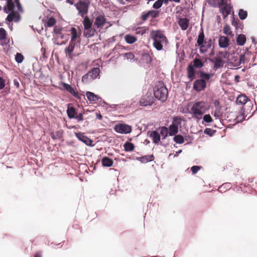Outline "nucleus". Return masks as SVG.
<instances>
[{"label":"nucleus","mask_w":257,"mask_h":257,"mask_svg":"<svg viewBox=\"0 0 257 257\" xmlns=\"http://www.w3.org/2000/svg\"><path fill=\"white\" fill-rule=\"evenodd\" d=\"M10 17L7 16L5 19L6 23L8 25V26L10 30L11 31H13V24L12 22L11 19L10 18Z\"/></svg>","instance_id":"nucleus-51"},{"label":"nucleus","mask_w":257,"mask_h":257,"mask_svg":"<svg viewBox=\"0 0 257 257\" xmlns=\"http://www.w3.org/2000/svg\"><path fill=\"white\" fill-rule=\"evenodd\" d=\"M113 164L112 159L107 156H104L101 159V165L103 167H110L113 166Z\"/></svg>","instance_id":"nucleus-28"},{"label":"nucleus","mask_w":257,"mask_h":257,"mask_svg":"<svg viewBox=\"0 0 257 257\" xmlns=\"http://www.w3.org/2000/svg\"><path fill=\"white\" fill-rule=\"evenodd\" d=\"M230 31H231L230 26L228 24H226L223 27V33L226 35H228Z\"/></svg>","instance_id":"nucleus-55"},{"label":"nucleus","mask_w":257,"mask_h":257,"mask_svg":"<svg viewBox=\"0 0 257 257\" xmlns=\"http://www.w3.org/2000/svg\"><path fill=\"white\" fill-rule=\"evenodd\" d=\"M1 42V45L2 46H7L8 45H9V43L10 42V39L8 38V36L6 38V39L4 40L0 41Z\"/></svg>","instance_id":"nucleus-62"},{"label":"nucleus","mask_w":257,"mask_h":257,"mask_svg":"<svg viewBox=\"0 0 257 257\" xmlns=\"http://www.w3.org/2000/svg\"><path fill=\"white\" fill-rule=\"evenodd\" d=\"M231 188V184L230 183H225L222 185L220 186L218 188V191L220 193L226 192Z\"/></svg>","instance_id":"nucleus-36"},{"label":"nucleus","mask_w":257,"mask_h":257,"mask_svg":"<svg viewBox=\"0 0 257 257\" xmlns=\"http://www.w3.org/2000/svg\"><path fill=\"white\" fill-rule=\"evenodd\" d=\"M15 59L18 64H21L24 60V56L22 53H17L15 55Z\"/></svg>","instance_id":"nucleus-46"},{"label":"nucleus","mask_w":257,"mask_h":257,"mask_svg":"<svg viewBox=\"0 0 257 257\" xmlns=\"http://www.w3.org/2000/svg\"><path fill=\"white\" fill-rule=\"evenodd\" d=\"M85 93L86 97L90 103L94 101H98L99 99H101V97L99 95L96 94L91 91H87Z\"/></svg>","instance_id":"nucleus-23"},{"label":"nucleus","mask_w":257,"mask_h":257,"mask_svg":"<svg viewBox=\"0 0 257 257\" xmlns=\"http://www.w3.org/2000/svg\"><path fill=\"white\" fill-rule=\"evenodd\" d=\"M152 55H153V53L151 51H150L149 52L142 53L141 54V61H140L139 62L142 61L143 63L145 64L146 65L151 64L153 60V58L152 57Z\"/></svg>","instance_id":"nucleus-17"},{"label":"nucleus","mask_w":257,"mask_h":257,"mask_svg":"<svg viewBox=\"0 0 257 257\" xmlns=\"http://www.w3.org/2000/svg\"><path fill=\"white\" fill-rule=\"evenodd\" d=\"M182 119L180 116H173L172 118V121L171 124H173L174 126H177L179 129L180 128V131L181 132V128L182 127L181 123Z\"/></svg>","instance_id":"nucleus-30"},{"label":"nucleus","mask_w":257,"mask_h":257,"mask_svg":"<svg viewBox=\"0 0 257 257\" xmlns=\"http://www.w3.org/2000/svg\"><path fill=\"white\" fill-rule=\"evenodd\" d=\"M231 25L235 27V29L237 30L239 29L242 30L243 28V26L241 22H240L239 21L238 22L236 21L235 18L234 17V14H233L232 18L231 20Z\"/></svg>","instance_id":"nucleus-37"},{"label":"nucleus","mask_w":257,"mask_h":257,"mask_svg":"<svg viewBox=\"0 0 257 257\" xmlns=\"http://www.w3.org/2000/svg\"><path fill=\"white\" fill-rule=\"evenodd\" d=\"M149 13V17L153 19H156L160 16V11L156 10H150L147 11Z\"/></svg>","instance_id":"nucleus-40"},{"label":"nucleus","mask_w":257,"mask_h":257,"mask_svg":"<svg viewBox=\"0 0 257 257\" xmlns=\"http://www.w3.org/2000/svg\"><path fill=\"white\" fill-rule=\"evenodd\" d=\"M216 133V130H213L211 128L206 127L204 130V134L211 137Z\"/></svg>","instance_id":"nucleus-47"},{"label":"nucleus","mask_w":257,"mask_h":257,"mask_svg":"<svg viewBox=\"0 0 257 257\" xmlns=\"http://www.w3.org/2000/svg\"><path fill=\"white\" fill-rule=\"evenodd\" d=\"M63 30V28L62 27H58L57 26H55L53 29L54 33L57 36H59L61 33L62 31Z\"/></svg>","instance_id":"nucleus-58"},{"label":"nucleus","mask_w":257,"mask_h":257,"mask_svg":"<svg viewBox=\"0 0 257 257\" xmlns=\"http://www.w3.org/2000/svg\"><path fill=\"white\" fill-rule=\"evenodd\" d=\"M236 41L238 46H243L246 41V37L243 34H236Z\"/></svg>","instance_id":"nucleus-26"},{"label":"nucleus","mask_w":257,"mask_h":257,"mask_svg":"<svg viewBox=\"0 0 257 257\" xmlns=\"http://www.w3.org/2000/svg\"><path fill=\"white\" fill-rule=\"evenodd\" d=\"M177 20V23L183 31L186 30L189 27L190 20L187 18H180L178 16H176Z\"/></svg>","instance_id":"nucleus-18"},{"label":"nucleus","mask_w":257,"mask_h":257,"mask_svg":"<svg viewBox=\"0 0 257 257\" xmlns=\"http://www.w3.org/2000/svg\"><path fill=\"white\" fill-rule=\"evenodd\" d=\"M90 4V1L86 2L78 1V2L74 4V6L78 11V15L81 17H84L85 15H87L89 12Z\"/></svg>","instance_id":"nucleus-8"},{"label":"nucleus","mask_w":257,"mask_h":257,"mask_svg":"<svg viewBox=\"0 0 257 257\" xmlns=\"http://www.w3.org/2000/svg\"><path fill=\"white\" fill-rule=\"evenodd\" d=\"M95 14L96 17L94 22V26L98 29L101 28L103 27L106 23L107 20L103 12L98 11L94 12V13L92 14V18L94 19V14Z\"/></svg>","instance_id":"nucleus-10"},{"label":"nucleus","mask_w":257,"mask_h":257,"mask_svg":"<svg viewBox=\"0 0 257 257\" xmlns=\"http://www.w3.org/2000/svg\"><path fill=\"white\" fill-rule=\"evenodd\" d=\"M213 103L215 107L216 108V111L218 113H220L222 108V106L220 104V101L218 99H215L213 101Z\"/></svg>","instance_id":"nucleus-49"},{"label":"nucleus","mask_w":257,"mask_h":257,"mask_svg":"<svg viewBox=\"0 0 257 257\" xmlns=\"http://www.w3.org/2000/svg\"><path fill=\"white\" fill-rule=\"evenodd\" d=\"M70 31L71 33V40L68 46L64 50L65 53L68 55L69 58H72V53L74 51L75 46L76 45V40L78 37L77 29L74 27H71Z\"/></svg>","instance_id":"nucleus-6"},{"label":"nucleus","mask_w":257,"mask_h":257,"mask_svg":"<svg viewBox=\"0 0 257 257\" xmlns=\"http://www.w3.org/2000/svg\"><path fill=\"white\" fill-rule=\"evenodd\" d=\"M173 136V141L177 144H182L186 141H187V139L184 138V137L181 134H177Z\"/></svg>","instance_id":"nucleus-32"},{"label":"nucleus","mask_w":257,"mask_h":257,"mask_svg":"<svg viewBox=\"0 0 257 257\" xmlns=\"http://www.w3.org/2000/svg\"><path fill=\"white\" fill-rule=\"evenodd\" d=\"M51 137L53 140H56L61 138L62 137V134L60 131H56L55 134L54 133H51Z\"/></svg>","instance_id":"nucleus-50"},{"label":"nucleus","mask_w":257,"mask_h":257,"mask_svg":"<svg viewBox=\"0 0 257 257\" xmlns=\"http://www.w3.org/2000/svg\"><path fill=\"white\" fill-rule=\"evenodd\" d=\"M158 131H160V134L161 135H165L167 136L171 137V134L168 129L166 126H160L157 128Z\"/></svg>","instance_id":"nucleus-35"},{"label":"nucleus","mask_w":257,"mask_h":257,"mask_svg":"<svg viewBox=\"0 0 257 257\" xmlns=\"http://www.w3.org/2000/svg\"><path fill=\"white\" fill-rule=\"evenodd\" d=\"M205 44H206V38H205L204 29L202 26L201 27L197 38V42L195 44V47H198L200 53L204 54L208 50L205 47Z\"/></svg>","instance_id":"nucleus-7"},{"label":"nucleus","mask_w":257,"mask_h":257,"mask_svg":"<svg viewBox=\"0 0 257 257\" xmlns=\"http://www.w3.org/2000/svg\"><path fill=\"white\" fill-rule=\"evenodd\" d=\"M207 87V83L206 81L202 79H196L194 81L193 84V89L197 92L204 90Z\"/></svg>","instance_id":"nucleus-14"},{"label":"nucleus","mask_w":257,"mask_h":257,"mask_svg":"<svg viewBox=\"0 0 257 257\" xmlns=\"http://www.w3.org/2000/svg\"><path fill=\"white\" fill-rule=\"evenodd\" d=\"M249 101H250L249 98L245 94L243 93L238 95L235 99V103L238 105L243 106Z\"/></svg>","instance_id":"nucleus-20"},{"label":"nucleus","mask_w":257,"mask_h":257,"mask_svg":"<svg viewBox=\"0 0 257 257\" xmlns=\"http://www.w3.org/2000/svg\"><path fill=\"white\" fill-rule=\"evenodd\" d=\"M247 114H246V115H243V116H241L242 117V118L240 119H238V118L239 117L238 116H236L235 119H234V121L235 122V124H237V123H242L244 120H247V118H246V117H247Z\"/></svg>","instance_id":"nucleus-54"},{"label":"nucleus","mask_w":257,"mask_h":257,"mask_svg":"<svg viewBox=\"0 0 257 257\" xmlns=\"http://www.w3.org/2000/svg\"><path fill=\"white\" fill-rule=\"evenodd\" d=\"M201 60H202V62L203 63L204 66H205V63H206L208 61L211 63L214 62V60L211 57L203 56Z\"/></svg>","instance_id":"nucleus-61"},{"label":"nucleus","mask_w":257,"mask_h":257,"mask_svg":"<svg viewBox=\"0 0 257 257\" xmlns=\"http://www.w3.org/2000/svg\"><path fill=\"white\" fill-rule=\"evenodd\" d=\"M113 130L120 134H127L132 132V126L125 123H118L114 126Z\"/></svg>","instance_id":"nucleus-12"},{"label":"nucleus","mask_w":257,"mask_h":257,"mask_svg":"<svg viewBox=\"0 0 257 257\" xmlns=\"http://www.w3.org/2000/svg\"><path fill=\"white\" fill-rule=\"evenodd\" d=\"M238 17L241 20H245L248 16V13L247 11L244 10L243 9H240L238 12Z\"/></svg>","instance_id":"nucleus-38"},{"label":"nucleus","mask_w":257,"mask_h":257,"mask_svg":"<svg viewBox=\"0 0 257 257\" xmlns=\"http://www.w3.org/2000/svg\"><path fill=\"white\" fill-rule=\"evenodd\" d=\"M218 55L221 56L223 58H228L230 56V54L229 52L227 51H225L224 52L219 51L218 53Z\"/></svg>","instance_id":"nucleus-59"},{"label":"nucleus","mask_w":257,"mask_h":257,"mask_svg":"<svg viewBox=\"0 0 257 257\" xmlns=\"http://www.w3.org/2000/svg\"><path fill=\"white\" fill-rule=\"evenodd\" d=\"M8 36V33L6 30L3 28H0V41L4 40Z\"/></svg>","instance_id":"nucleus-48"},{"label":"nucleus","mask_w":257,"mask_h":257,"mask_svg":"<svg viewBox=\"0 0 257 257\" xmlns=\"http://www.w3.org/2000/svg\"><path fill=\"white\" fill-rule=\"evenodd\" d=\"M155 100L151 92L148 91L146 94L143 95L140 101L139 104L141 106L146 107L151 106Z\"/></svg>","instance_id":"nucleus-11"},{"label":"nucleus","mask_w":257,"mask_h":257,"mask_svg":"<svg viewBox=\"0 0 257 257\" xmlns=\"http://www.w3.org/2000/svg\"><path fill=\"white\" fill-rule=\"evenodd\" d=\"M233 10V6L231 4H226L219 8V12L222 14L223 19H226Z\"/></svg>","instance_id":"nucleus-15"},{"label":"nucleus","mask_w":257,"mask_h":257,"mask_svg":"<svg viewBox=\"0 0 257 257\" xmlns=\"http://www.w3.org/2000/svg\"><path fill=\"white\" fill-rule=\"evenodd\" d=\"M127 59L133 60L136 62H137L138 61V59L137 58H136L135 55L131 52H128Z\"/></svg>","instance_id":"nucleus-60"},{"label":"nucleus","mask_w":257,"mask_h":257,"mask_svg":"<svg viewBox=\"0 0 257 257\" xmlns=\"http://www.w3.org/2000/svg\"><path fill=\"white\" fill-rule=\"evenodd\" d=\"M225 63V62L222 60L220 57H217L215 60H214V62H212L214 64L213 69L216 70L222 68Z\"/></svg>","instance_id":"nucleus-29"},{"label":"nucleus","mask_w":257,"mask_h":257,"mask_svg":"<svg viewBox=\"0 0 257 257\" xmlns=\"http://www.w3.org/2000/svg\"><path fill=\"white\" fill-rule=\"evenodd\" d=\"M202 168L201 166L194 165L191 168V171L193 175L196 174Z\"/></svg>","instance_id":"nucleus-53"},{"label":"nucleus","mask_w":257,"mask_h":257,"mask_svg":"<svg viewBox=\"0 0 257 257\" xmlns=\"http://www.w3.org/2000/svg\"><path fill=\"white\" fill-rule=\"evenodd\" d=\"M153 96L162 102L166 101L168 97V91L162 81H159L154 88Z\"/></svg>","instance_id":"nucleus-3"},{"label":"nucleus","mask_w":257,"mask_h":257,"mask_svg":"<svg viewBox=\"0 0 257 257\" xmlns=\"http://www.w3.org/2000/svg\"><path fill=\"white\" fill-rule=\"evenodd\" d=\"M89 77H90V75L88 73V72L86 73L85 74H84L82 77V78H81V81L83 82V83H87V80L89 78Z\"/></svg>","instance_id":"nucleus-63"},{"label":"nucleus","mask_w":257,"mask_h":257,"mask_svg":"<svg viewBox=\"0 0 257 257\" xmlns=\"http://www.w3.org/2000/svg\"><path fill=\"white\" fill-rule=\"evenodd\" d=\"M197 48L198 47H196L195 49H192L191 53L189 56V59L193 58L194 56H195V58L201 57L200 55L197 52Z\"/></svg>","instance_id":"nucleus-52"},{"label":"nucleus","mask_w":257,"mask_h":257,"mask_svg":"<svg viewBox=\"0 0 257 257\" xmlns=\"http://www.w3.org/2000/svg\"><path fill=\"white\" fill-rule=\"evenodd\" d=\"M136 159L143 164H145L153 161L155 159V156L153 154L144 155L142 157H138Z\"/></svg>","instance_id":"nucleus-22"},{"label":"nucleus","mask_w":257,"mask_h":257,"mask_svg":"<svg viewBox=\"0 0 257 257\" xmlns=\"http://www.w3.org/2000/svg\"><path fill=\"white\" fill-rule=\"evenodd\" d=\"M122 49H124V46L120 45L119 43H117L115 45L114 48L112 50V52L115 53L114 51L116 50H121Z\"/></svg>","instance_id":"nucleus-64"},{"label":"nucleus","mask_w":257,"mask_h":257,"mask_svg":"<svg viewBox=\"0 0 257 257\" xmlns=\"http://www.w3.org/2000/svg\"><path fill=\"white\" fill-rule=\"evenodd\" d=\"M75 136L79 141H81L86 146L90 147L94 146L93 141L89 137L86 136L84 133L77 132L75 133Z\"/></svg>","instance_id":"nucleus-13"},{"label":"nucleus","mask_w":257,"mask_h":257,"mask_svg":"<svg viewBox=\"0 0 257 257\" xmlns=\"http://www.w3.org/2000/svg\"><path fill=\"white\" fill-rule=\"evenodd\" d=\"M200 79H202L203 81H208L213 76V74L211 73L205 72L204 71H200Z\"/></svg>","instance_id":"nucleus-33"},{"label":"nucleus","mask_w":257,"mask_h":257,"mask_svg":"<svg viewBox=\"0 0 257 257\" xmlns=\"http://www.w3.org/2000/svg\"><path fill=\"white\" fill-rule=\"evenodd\" d=\"M88 73L90 75V79L95 80L97 78H99L101 71L99 67H93L88 71Z\"/></svg>","instance_id":"nucleus-24"},{"label":"nucleus","mask_w":257,"mask_h":257,"mask_svg":"<svg viewBox=\"0 0 257 257\" xmlns=\"http://www.w3.org/2000/svg\"><path fill=\"white\" fill-rule=\"evenodd\" d=\"M132 140V138H130L129 139L130 141H126L123 144V147L125 152H131L134 151L135 145L131 142Z\"/></svg>","instance_id":"nucleus-25"},{"label":"nucleus","mask_w":257,"mask_h":257,"mask_svg":"<svg viewBox=\"0 0 257 257\" xmlns=\"http://www.w3.org/2000/svg\"><path fill=\"white\" fill-rule=\"evenodd\" d=\"M171 134V137L174 136L175 135L178 134L179 132V128L177 127L176 126H174L173 124H171L168 127Z\"/></svg>","instance_id":"nucleus-44"},{"label":"nucleus","mask_w":257,"mask_h":257,"mask_svg":"<svg viewBox=\"0 0 257 257\" xmlns=\"http://www.w3.org/2000/svg\"><path fill=\"white\" fill-rule=\"evenodd\" d=\"M163 4H165L164 0H157L153 4L152 8L157 10L162 7Z\"/></svg>","instance_id":"nucleus-43"},{"label":"nucleus","mask_w":257,"mask_h":257,"mask_svg":"<svg viewBox=\"0 0 257 257\" xmlns=\"http://www.w3.org/2000/svg\"><path fill=\"white\" fill-rule=\"evenodd\" d=\"M201 57L195 58L192 63H189L187 67V77L190 81H192L196 78L195 69H201L204 67Z\"/></svg>","instance_id":"nucleus-4"},{"label":"nucleus","mask_w":257,"mask_h":257,"mask_svg":"<svg viewBox=\"0 0 257 257\" xmlns=\"http://www.w3.org/2000/svg\"><path fill=\"white\" fill-rule=\"evenodd\" d=\"M133 30L136 31V34L143 35L146 33L147 28L146 27H135Z\"/></svg>","instance_id":"nucleus-41"},{"label":"nucleus","mask_w":257,"mask_h":257,"mask_svg":"<svg viewBox=\"0 0 257 257\" xmlns=\"http://www.w3.org/2000/svg\"><path fill=\"white\" fill-rule=\"evenodd\" d=\"M71 95L79 100L80 103H85V101L82 100V97L83 96L84 99L85 100V95L78 93L76 92L75 89L72 92Z\"/></svg>","instance_id":"nucleus-39"},{"label":"nucleus","mask_w":257,"mask_h":257,"mask_svg":"<svg viewBox=\"0 0 257 257\" xmlns=\"http://www.w3.org/2000/svg\"><path fill=\"white\" fill-rule=\"evenodd\" d=\"M56 23V20L53 16H51L50 18L47 17L44 26L50 28L53 27Z\"/></svg>","instance_id":"nucleus-34"},{"label":"nucleus","mask_w":257,"mask_h":257,"mask_svg":"<svg viewBox=\"0 0 257 257\" xmlns=\"http://www.w3.org/2000/svg\"><path fill=\"white\" fill-rule=\"evenodd\" d=\"M53 86L61 90L67 91L70 94L74 89V87H73L71 84L66 83L62 81L59 82L58 86L55 85H53Z\"/></svg>","instance_id":"nucleus-16"},{"label":"nucleus","mask_w":257,"mask_h":257,"mask_svg":"<svg viewBox=\"0 0 257 257\" xmlns=\"http://www.w3.org/2000/svg\"><path fill=\"white\" fill-rule=\"evenodd\" d=\"M84 112H79L78 114L76 115L74 119H76L78 122L82 121L84 120L83 115Z\"/></svg>","instance_id":"nucleus-56"},{"label":"nucleus","mask_w":257,"mask_h":257,"mask_svg":"<svg viewBox=\"0 0 257 257\" xmlns=\"http://www.w3.org/2000/svg\"><path fill=\"white\" fill-rule=\"evenodd\" d=\"M149 18V13H148L147 11L142 12L140 16V18L142 20V22H140L139 23V25H141L143 24H144V23L146 22L148 19Z\"/></svg>","instance_id":"nucleus-45"},{"label":"nucleus","mask_w":257,"mask_h":257,"mask_svg":"<svg viewBox=\"0 0 257 257\" xmlns=\"http://www.w3.org/2000/svg\"><path fill=\"white\" fill-rule=\"evenodd\" d=\"M7 14H8L7 16L10 17V18L11 19L12 22H14L15 23H19L22 19V17L20 14L18 13V12H11Z\"/></svg>","instance_id":"nucleus-27"},{"label":"nucleus","mask_w":257,"mask_h":257,"mask_svg":"<svg viewBox=\"0 0 257 257\" xmlns=\"http://www.w3.org/2000/svg\"><path fill=\"white\" fill-rule=\"evenodd\" d=\"M124 40L127 44H133L137 41L138 38L134 35L127 34L124 36Z\"/></svg>","instance_id":"nucleus-31"},{"label":"nucleus","mask_w":257,"mask_h":257,"mask_svg":"<svg viewBox=\"0 0 257 257\" xmlns=\"http://www.w3.org/2000/svg\"><path fill=\"white\" fill-rule=\"evenodd\" d=\"M66 106V113L68 117L70 119H74L77 114V109L75 108L72 103H68Z\"/></svg>","instance_id":"nucleus-19"},{"label":"nucleus","mask_w":257,"mask_h":257,"mask_svg":"<svg viewBox=\"0 0 257 257\" xmlns=\"http://www.w3.org/2000/svg\"><path fill=\"white\" fill-rule=\"evenodd\" d=\"M230 40L226 36H220L218 39V45L220 48L226 49L230 45Z\"/></svg>","instance_id":"nucleus-21"},{"label":"nucleus","mask_w":257,"mask_h":257,"mask_svg":"<svg viewBox=\"0 0 257 257\" xmlns=\"http://www.w3.org/2000/svg\"><path fill=\"white\" fill-rule=\"evenodd\" d=\"M82 18H83L82 24L84 29L83 36L87 38L93 37L96 32L95 29L93 27V18L90 19L86 15Z\"/></svg>","instance_id":"nucleus-5"},{"label":"nucleus","mask_w":257,"mask_h":257,"mask_svg":"<svg viewBox=\"0 0 257 257\" xmlns=\"http://www.w3.org/2000/svg\"><path fill=\"white\" fill-rule=\"evenodd\" d=\"M245 54L246 53H244L242 54H241L239 56V58L238 59V63L237 65H240L242 63H244L245 61Z\"/></svg>","instance_id":"nucleus-57"},{"label":"nucleus","mask_w":257,"mask_h":257,"mask_svg":"<svg viewBox=\"0 0 257 257\" xmlns=\"http://www.w3.org/2000/svg\"><path fill=\"white\" fill-rule=\"evenodd\" d=\"M150 36L153 40V46L158 51L163 49V43L167 45L169 43L167 37L161 30H152Z\"/></svg>","instance_id":"nucleus-2"},{"label":"nucleus","mask_w":257,"mask_h":257,"mask_svg":"<svg viewBox=\"0 0 257 257\" xmlns=\"http://www.w3.org/2000/svg\"><path fill=\"white\" fill-rule=\"evenodd\" d=\"M210 108V106L207 107L205 106V102L204 101H195L193 102L190 110L188 113L191 114L194 118L198 121L201 116L204 114Z\"/></svg>","instance_id":"nucleus-1"},{"label":"nucleus","mask_w":257,"mask_h":257,"mask_svg":"<svg viewBox=\"0 0 257 257\" xmlns=\"http://www.w3.org/2000/svg\"><path fill=\"white\" fill-rule=\"evenodd\" d=\"M213 121V119L212 118V117L209 114H206L203 115L202 124H204L205 125H206V124H205L204 122L209 123L212 122Z\"/></svg>","instance_id":"nucleus-42"},{"label":"nucleus","mask_w":257,"mask_h":257,"mask_svg":"<svg viewBox=\"0 0 257 257\" xmlns=\"http://www.w3.org/2000/svg\"><path fill=\"white\" fill-rule=\"evenodd\" d=\"M148 136L150 138L152 142L155 145H160L164 147H167L169 146V143H163L161 141V135L160 134L157 128L155 130L149 131L147 133Z\"/></svg>","instance_id":"nucleus-9"}]
</instances>
